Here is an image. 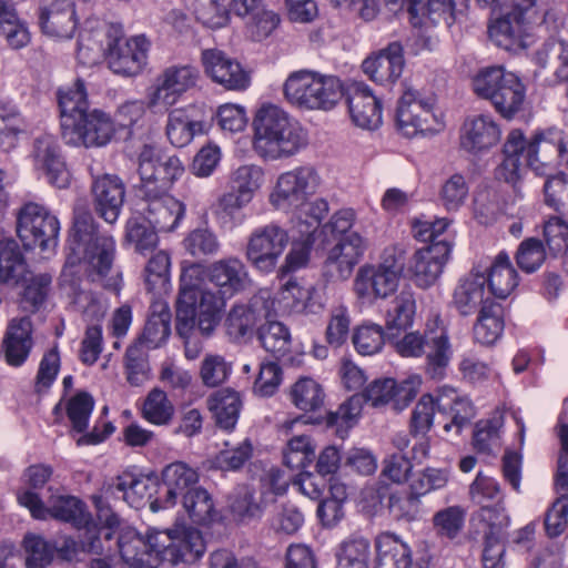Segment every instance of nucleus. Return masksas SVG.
Here are the masks:
<instances>
[{
    "label": "nucleus",
    "mask_w": 568,
    "mask_h": 568,
    "mask_svg": "<svg viewBox=\"0 0 568 568\" xmlns=\"http://www.w3.org/2000/svg\"><path fill=\"white\" fill-rule=\"evenodd\" d=\"M67 248L69 253L60 277L61 286L87 321H100L104 315L103 306L92 293L81 288L74 268L84 261L92 282H100L104 288L118 293L122 281L120 273L109 276L115 256V241L99 230L89 211L75 210Z\"/></svg>",
    "instance_id": "obj_1"
},
{
    "label": "nucleus",
    "mask_w": 568,
    "mask_h": 568,
    "mask_svg": "<svg viewBox=\"0 0 568 568\" xmlns=\"http://www.w3.org/2000/svg\"><path fill=\"white\" fill-rule=\"evenodd\" d=\"M138 172V194L144 221L159 232L173 231L185 214V205L168 194L173 182L184 172L180 159L145 144L139 154Z\"/></svg>",
    "instance_id": "obj_2"
},
{
    "label": "nucleus",
    "mask_w": 568,
    "mask_h": 568,
    "mask_svg": "<svg viewBox=\"0 0 568 568\" xmlns=\"http://www.w3.org/2000/svg\"><path fill=\"white\" fill-rule=\"evenodd\" d=\"M60 109L61 136L71 146L103 148L115 134L111 116L102 110L91 109L87 88L81 79L57 92Z\"/></svg>",
    "instance_id": "obj_3"
},
{
    "label": "nucleus",
    "mask_w": 568,
    "mask_h": 568,
    "mask_svg": "<svg viewBox=\"0 0 568 568\" xmlns=\"http://www.w3.org/2000/svg\"><path fill=\"white\" fill-rule=\"evenodd\" d=\"M253 130V150L265 161L288 159L307 143L300 124L273 103H264L256 110Z\"/></svg>",
    "instance_id": "obj_4"
},
{
    "label": "nucleus",
    "mask_w": 568,
    "mask_h": 568,
    "mask_svg": "<svg viewBox=\"0 0 568 568\" xmlns=\"http://www.w3.org/2000/svg\"><path fill=\"white\" fill-rule=\"evenodd\" d=\"M219 291L204 282V267L197 263L183 266L180 276V293L176 302L179 313H191V322L197 325L203 336H211L220 323L226 301Z\"/></svg>",
    "instance_id": "obj_5"
},
{
    "label": "nucleus",
    "mask_w": 568,
    "mask_h": 568,
    "mask_svg": "<svg viewBox=\"0 0 568 568\" xmlns=\"http://www.w3.org/2000/svg\"><path fill=\"white\" fill-rule=\"evenodd\" d=\"M415 396L414 381H405L398 387L393 378L376 379L365 388L363 394L351 396L335 412H328L326 424L327 426L336 427V433L343 437L357 422L364 402H371L373 406H382L393 399L398 402L397 398H403L407 403Z\"/></svg>",
    "instance_id": "obj_6"
},
{
    "label": "nucleus",
    "mask_w": 568,
    "mask_h": 568,
    "mask_svg": "<svg viewBox=\"0 0 568 568\" xmlns=\"http://www.w3.org/2000/svg\"><path fill=\"white\" fill-rule=\"evenodd\" d=\"M511 10L489 26L490 39L505 50L525 47L529 30L546 23L548 0H511Z\"/></svg>",
    "instance_id": "obj_7"
},
{
    "label": "nucleus",
    "mask_w": 568,
    "mask_h": 568,
    "mask_svg": "<svg viewBox=\"0 0 568 568\" xmlns=\"http://www.w3.org/2000/svg\"><path fill=\"white\" fill-rule=\"evenodd\" d=\"M473 88L478 97L490 101L506 119H511L521 110L526 98V88L519 77L503 67H488L479 71L473 80Z\"/></svg>",
    "instance_id": "obj_8"
},
{
    "label": "nucleus",
    "mask_w": 568,
    "mask_h": 568,
    "mask_svg": "<svg viewBox=\"0 0 568 568\" xmlns=\"http://www.w3.org/2000/svg\"><path fill=\"white\" fill-rule=\"evenodd\" d=\"M404 265L403 251L396 247L384 250L378 264L364 265L358 270L354 280L356 295L366 301L389 297L398 288Z\"/></svg>",
    "instance_id": "obj_9"
},
{
    "label": "nucleus",
    "mask_w": 568,
    "mask_h": 568,
    "mask_svg": "<svg viewBox=\"0 0 568 568\" xmlns=\"http://www.w3.org/2000/svg\"><path fill=\"white\" fill-rule=\"evenodd\" d=\"M16 232L27 250L39 247L42 252L54 251L60 223L44 205L30 201L16 213Z\"/></svg>",
    "instance_id": "obj_10"
},
{
    "label": "nucleus",
    "mask_w": 568,
    "mask_h": 568,
    "mask_svg": "<svg viewBox=\"0 0 568 568\" xmlns=\"http://www.w3.org/2000/svg\"><path fill=\"white\" fill-rule=\"evenodd\" d=\"M149 42L144 36L126 39L120 23H109L105 29V60L116 74L135 77L148 62Z\"/></svg>",
    "instance_id": "obj_11"
},
{
    "label": "nucleus",
    "mask_w": 568,
    "mask_h": 568,
    "mask_svg": "<svg viewBox=\"0 0 568 568\" xmlns=\"http://www.w3.org/2000/svg\"><path fill=\"white\" fill-rule=\"evenodd\" d=\"M321 176L312 165H301L278 175L268 196L270 203L280 211L298 212L316 193Z\"/></svg>",
    "instance_id": "obj_12"
},
{
    "label": "nucleus",
    "mask_w": 568,
    "mask_h": 568,
    "mask_svg": "<svg viewBox=\"0 0 568 568\" xmlns=\"http://www.w3.org/2000/svg\"><path fill=\"white\" fill-rule=\"evenodd\" d=\"M151 547L160 556V565H191L205 552V541L200 530L193 527H178L154 531Z\"/></svg>",
    "instance_id": "obj_13"
},
{
    "label": "nucleus",
    "mask_w": 568,
    "mask_h": 568,
    "mask_svg": "<svg viewBox=\"0 0 568 568\" xmlns=\"http://www.w3.org/2000/svg\"><path fill=\"white\" fill-rule=\"evenodd\" d=\"M18 501L28 508L36 519H54L71 524L78 530L89 525H95L85 504L78 497L71 495L52 494L45 506L37 493L23 490L18 494Z\"/></svg>",
    "instance_id": "obj_14"
},
{
    "label": "nucleus",
    "mask_w": 568,
    "mask_h": 568,
    "mask_svg": "<svg viewBox=\"0 0 568 568\" xmlns=\"http://www.w3.org/2000/svg\"><path fill=\"white\" fill-rule=\"evenodd\" d=\"M435 98L418 90L406 89L398 100L395 120L398 131L406 138L436 131L437 119L434 112Z\"/></svg>",
    "instance_id": "obj_15"
},
{
    "label": "nucleus",
    "mask_w": 568,
    "mask_h": 568,
    "mask_svg": "<svg viewBox=\"0 0 568 568\" xmlns=\"http://www.w3.org/2000/svg\"><path fill=\"white\" fill-rule=\"evenodd\" d=\"M469 496L471 501L480 507L470 520L474 528L508 526L509 518L505 514L504 497L495 478L478 473L469 486Z\"/></svg>",
    "instance_id": "obj_16"
},
{
    "label": "nucleus",
    "mask_w": 568,
    "mask_h": 568,
    "mask_svg": "<svg viewBox=\"0 0 568 568\" xmlns=\"http://www.w3.org/2000/svg\"><path fill=\"white\" fill-rule=\"evenodd\" d=\"M287 244V232L271 223L252 232L246 245L245 256L255 270L268 274L275 270Z\"/></svg>",
    "instance_id": "obj_17"
},
{
    "label": "nucleus",
    "mask_w": 568,
    "mask_h": 568,
    "mask_svg": "<svg viewBox=\"0 0 568 568\" xmlns=\"http://www.w3.org/2000/svg\"><path fill=\"white\" fill-rule=\"evenodd\" d=\"M196 79L197 71L190 65L166 68L148 89V106L168 110L184 92L195 85Z\"/></svg>",
    "instance_id": "obj_18"
},
{
    "label": "nucleus",
    "mask_w": 568,
    "mask_h": 568,
    "mask_svg": "<svg viewBox=\"0 0 568 568\" xmlns=\"http://www.w3.org/2000/svg\"><path fill=\"white\" fill-rule=\"evenodd\" d=\"M565 152L564 133L557 129L537 133L529 141L525 139L523 150L526 166L537 175H549L559 165Z\"/></svg>",
    "instance_id": "obj_19"
},
{
    "label": "nucleus",
    "mask_w": 568,
    "mask_h": 568,
    "mask_svg": "<svg viewBox=\"0 0 568 568\" xmlns=\"http://www.w3.org/2000/svg\"><path fill=\"white\" fill-rule=\"evenodd\" d=\"M275 313L274 300L267 290L254 294L246 304H235L230 310L225 325L233 341H241L251 335L262 320H267Z\"/></svg>",
    "instance_id": "obj_20"
},
{
    "label": "nucleus",
    "mask_w": 568,
    "mask_h": 568,
    "mask_svg": "<svg viewBox=\"0 0 568 568\" xmlns=\"http://www.w3.org/2000/svg\"><path fill=\"white\" fill-rule=\"evenodd\" d=\"M33 168L58 189H67L71 174L67 168L61 146L52 134H41L33 140L30 153Z\"/></svg>",
    "instance_id": "obj_21"
},
{
    "label": "nucleus",
    "mask_w": 568,
    "mask_h": 568,
    "mask_svg": "<svg viewBox=\"0 0 568 568\" xmlns=\"http://www.w3.org/2000/svg\"><path fill=\"white\" fill-rule=\"evenodd\" d=\"M367 240L357 232L344 235L328 252L324 262V275L331 281H345L362 260Z\"/></svg>",
    "instance_id": "obj_22"
},
{
    "label": "nucleus",
    "mask_w": 568,
    "mask_h": 568,
    "mask_svg": "<svg viewBox=\"0 0 568 568\" xmlns=\"http://www.w3.org/2000/svg\"><path fill=\"white\" fill-rule=\"evenodd\" d=\"M367 240L357 232L344 235L328 252L324 262V275L331 281H345L362 260Z\"/></svg>",
    "instance_id": "obj_23"
},
{
    "label": "nucleus",
    "mask_w": 568,
    "mask_h": 568,
    "mask_svg": "<svg viewBox=\"0 0 568 568\" xmlns=\"http://www.w3.org/2000/svg\"><path fill=\"white\" fill-rule=\"evenodd\" d=\"M367 240L357 232L344 235L328 252L324 262V275L331 281H345L362 260Z\"/></svg>",
    "instance_id": "obj_24"
},
{
    "label": "nucleus",
    "mask_w": 568,
    "mask_h": 568,
    "mask_svg": "<svg viewBox=\"0 0 568 568\" xmlns=\"http://www.w3.org/2000/svg\"><path fill=\"white\" fill-rule=\"evenodd\" d=\"M199 473L184 462H174L166 465L162 470V484L165 494L150 504L153 511L172 508L178 499L184 497L191 489L196 487Z\"/></svg>",
    "instance_id": "obj_25"
},
{
    "label": "nucleus",
    "mask_w": 568,
    "mask_h": 568,
    "mask_svg": "<svg viewBox=\"0 0 568 568\" xmlns=\"http://www.w3.org/2000/svg\"><path fill=\"white\" fill-rule=\"evenodd\" d=\"M229 300L244 291L250 283L245 264L235 256L213 262L204 268V280Z\"/></svg>",
    "instance_id": "obj_26"
},
{
    "label": "nucleus",
    "mask_w": 568,
    "mask_h": 568,
    "mask_svg": "<svg viewBox=\"0 0 568 568\" xmlns=\"http://www.w3.org/2000/svg\"><path fill=\"white\" fill-rule=\"evenodd\" d=\"M450 250L448 241H440L415 252L408 270L418 287L427 288L436 283L448 261Z\"/></svg>",
    "instance_id": "obj_27"
},
{
    "label": "nucleus",
    "mask_w": 568,
    "mask_h": 568,
    "mask_svg": "<svg viewBox=\"0 0 568 568\" xmlns=\"http://www.w3.org/2000/svg\"><path fill=\"white\" fill-rule=\"evenodd\" d=\"M33 323L29 316L9 321L0 346V354L11 367H21L29 358L33 346Z\"/></svg>",
    "instance_id": "obj_28"
},
{
    "label": "nucleus",
    "mask_w": 568,
    "mask_h": 568,
    "mask_svg": "<svg viewBox=\"0 0 568 568\" xmlns=\"http://www.w3.org/2000/svg\"><path fill=\"white\" fill-rule=\"evenodd\" d=\"M205 73L227 90L243 91L248 88L251 78L241 63L217 49L202 52Z\"/></svg>",
    "instance_id": "obj_29"
},
{
    "label": "nucleus",
    "mask_w": 568,
    "mask_h": 568,
    "mask_svg": "<svg viewBox=\"0 0 568 568\" xmlns=\"http://www.w3.org/2000/svg\"><path fill=\"white\" fill-rule=\"evenodd\" d=\"M91 194L95 213L106 223H115L125 197L122 180L113 174L97 176L91 184Z\"/></svg>",
    "instance_id": "obj_30"
},
{
    "label": "nucleus",
    "mask_w": 568,
    "mask_h": 568,
    "mask_svg": "<svg viewBox=\"0 0 568 568\" xmlns=\"http://www.w3.org/2000/svg\"><path fill=\"white\" fill-rule=\"evenodd\" d=\"M404 49L398 41L390 42L362 63L363 72L374 82L386 85L396 82L404 70Z\"/></svg>",
    "instance_id": "obj_31"
},
{
    "label": "nucleus",
    "mask_w": 568,
    "mask_h": 568,
    "mask_svg": "<svg viewBox=\"0 0 568 568\" xmlns=\"http://www.w3.org/2000/svg\"><path fill=\"white\" fill-rule=\"evenodd\" d=\"M486 276L478 271H471L462 277L453 292L452 306L460 316L479 313L488 303H496L486 290Z\"/></svg>",
    "instance_id": "obj_32"
},
{
    "label": "nucleus",
    "mask_w": 568,
    "mask_h": 568,
    "mask_svg": "<svg viewBox=\"0 0 568 568\" xmlns=\"http://www.w3.org/2000/svg\"><path fill=\"white\" fill-rule=\"evenodd\" d=\"M500 140V129L495 120L487 114L469 116L465 120L460 144L471 153L489 150Z\"/></svg>",
    "instance_id": "obj_33"
},
{
    "label": "nucleus",
    "mask_w": 568,
    "mask_h": 568,
    "mask_svg": "<svg viewBox=\"0 0 568 568\" xmlns=\"http://www.w3.org/2000/svg\"><path fill=\"white\" fill-rule=\"evenodd\" d=\"M348 111L358 128L377 129L382 124L381 100L365 83H355L348 97Z\"/></svg>",
    "instance_id": "obj_34"
},
{
    "label": "nucleus",
    "mask_w": 568,
    "mask_h": 568,
    "mask_svg": "<svg viewBox=\"0 0 568 568\" xmlns=\"http://www.w3.org/2000/svg\"><path fill=\"white\" fill-rule=\"evenodd\" d=\"M195 105L174 109L169 113L166 135L171 144L176 148L187 145L195 135L204 131V121L199 116Z\"/></svg>",
    "instance_id": "obj_35"
},
{
    "label": "nucleus",
    "mask_w": 568,
    "mask_h": 568,
    "mask_svg": "<svg viewBox=\"0 0 568 568\" xmlns=\"http://www.w3.org/2000/svg\"><path fill=\"white\" fill-rule=\"evenodd\" d=\"M39 23L44 33L70 39L77 28L73 3L70 0H55L41 8Z\"/></svg>",
    "instance_id": "obj_36"
},
{
    "label": "nucleus",
    "mask_w": 568,
    "mask_h": 568,
    "mask_svg": "<svg viewBox=\"0 0 568 568\" xmlns=\"http://www.w3.org/2000/svg\"><path fill=\"white\" fill-rule=\"evenodd\" d=\"M437 410L450 417V422L444 424L446 433L455 428L456 435L460 433L475 412L470 400L457 394V390L450 386H442L436 390Z\"/></svg>",
    "instance_id": "obj_37"
},
{
    "label": "nucleus",
    "mask_w": 568,
    "mask_h": 568,
    "mask_svg": "<svg viewBox=\"0 0 568 568\" xmlns=\"http://www.w3.org/2000/svg\"><path fill=\"white\" fill-rule=\"evenodd\" d=\"M425 374L432 379H443L453 357V348L446 332H429L425 345Z\"/></svg>",
    "instance_id": "obj_38"
},
{
    "label": "nucleus",
    "mask_w": 568,
    "mask_h": 568,
    "mask_svg": "<svg viewBox=\"0 0 568 568\" xmlns=\"http://www.w3.org/2000/svg\"><path fill=\"white\" fill-rule=\"evenodd\" d=\"M525 148V136L521 131L513 130L509 132L504 144V160L496 170L499 180L516 184L526 166L523 150Z\"/></svg>",
    "instance_id": "obj_39"
},
{
    "label": "nucleus",
    "mask_w": 568,
    "mask_h": 568,
    "mask_svg": "<svg viewBox=\"0 0 568 568\" xmlns=\"http://www.w3.org/2000/svg\"><path fill=\"white\" fill-rule=\"evenodd\" d=\"M540 69L554 68V75L547 79L548 85L568 82V42L564 40L546 42L534 57Z\"/></svg>",
    "instance_id": "obj_40"
},
{
    "label": "nucleus",
    "mask_w": 568,
    "mask_h": 568,
    "mask_svg": "<svg viewBox=\"0 0 568 568\" xmlns=\"http://www.w3.org/2000/svg\"><path fill=\"white\" fill-rule=\"evenodd\" d=\"M206 405L219 427L226 430L235 427L242 408L237 392L230 388L216 390L207 397Z\"/></svg>",
    "instance_id": "obj_41"
},
{
    "label": "nucleus",
    "mask_w": 568,
    "mask_h": 568,
    "mask_svg": "<svg viewBox=\"0 0 568 568\" xmlns=\"http://www.w3.org/2000/svg\"><path fill=\"white\" fill-rule=\"evenodd\" d=\"M154 531L146 538L134 536L130 539L119 540V551L122 559L134 568H158L160 566V556L151 547Z\"/></svg>",
    "instance_id": "obj_42"
},
{
    "label": "nucleus",
    "mask_w": 568,
    "mask_h": 568,
    "mask_svg": "<svg viewBox=\"0 0 568 568\" xmlns=\"http://www.w3.org/2000/svg\"><path fill=\"white\" fill-rule=\"evenodd\" d=\"M105 493L121 497L130 506L139 508L149 496V479L124 471L108 484Z\"/></svg>",
    "instance_id": "obj_43"
},
{
    "label": "nucleus",
    "mask_w": 568,
    "mask_h": 568,
    "mask_svg": "<svg viewBox=\"0 0 568 568\" xmlns=\"http://www.w3.org/2000/svg\"><path fill=\"white\" fill-rule=\"evenodd\" d=\"M318 73L306 69L292 72L283 84L285 99L293 105L310 110Z\"/></svg>",
    "instance_id": "obj_44"
},
{
    "label": "nucleus",
    "mask_w": 568,
    "mask_h": 568,
    "mask_svg": "<svg viewBox=\"0 0 568 568\" xmlns=\"http://www.w3.org/2000/svg\"><path fill=\"white\" fill-rule=\"evenodd\" d=\"M504 310L499 303H488L480 308L474 325V338L483 345H493L504 332Z\"/></svg>",
    "instance_id": "obj_45"
},
{
    "label": "nucleus",
    "mask_w": 568,
    "mask_h": 568,
    "mask_svg": "<svg viewBox=\"0 0 568 568\" xmlns=\"http://www.w3.org/2000/svg\"><path fill=\"white\" fill-rule=\"evenodd\" d=\"M29 274L27 262L13 239L0 241V282L18 284Z\"/></svg>",
    "instance_id": "obj_46"
},
{
    "label": "nucleus",
    "mask_w": 568,
    "mask_h": 568,
    "mask_svg": "<svg viewBox=\"0 0 568 568\" xmlns=\"http://www.w3.org/2000/svg\"><path fill=\"white\" fill-rule=\"evenodd\" d=\"M489 293L497 298H506L517 286V272L509 261V256L500 252L489 267L486 277Z\"/></svg>",
    "instance_id": "obj_47"
},
{
    "label": "nucleus",
    "mask_w": 568,
    "mask_h": 568,
    "mask_svg": "<svg viewBox=\"0 0 568 568\" xmlns=\"http://www.w3.org/2000/svg\"><path fill=\"white\" fill-rule=\"evenodd\" d=\"M257 328L261 346L275 358L280 359L291 351L292 336L290 328L278 321L265 320Z\"/></svg>",
    "instance_id": "obj_48"
},
{
    "label": "nucleus",
    "mask_w": 568,
    "mask_h": 568,
    "mask_svg": "<svg viewBox=\"0 0 568 568\" xmlns=\"http://www.w3.org/2000/svg\"><path fill=\"white\" fill-rule=\"evenodd\" d=\"M248 203L230 191L221 194L214 203L211 204V213L220 229L232 231L243 223L244 215L242 210Z\"/></svg>",
    "instance_id": "obj_49"
},
{
    "label": "nucleus",
    "mask_w": 568,
    "mask_h": 568,
    "mask_svg": "<svg viewBox=\"0 0 568 568\" xmlns=\"http://www.w3.org/2000/svg\"><path fill=\"white\" fill-rule=\"evenodd\" d=\"M79 531V540L71 537H64L62 542L53 544L55 552H58L63 559L72 560L80 552L100 554L102 551L100 529L97 525L82 527Z\"/></svg>",
    "instance_id": "obj_50"
},
{
    "label": "nucleus",
    "mask_w": 568,
    "mask_h": 568,
    "mask_svg": "<svg viewBox=\"0 0 568 568\" xmlns=\"http://www.w3.org/2000/svg\"><path fill=\"white\" fill-rule=\"evenodd\" d=\"M264 170L256 164H244L230 175V192L250 203L264 183Z\"/></svg>",
    "instance_id": "obj_51"
},
{
    "label": "nucleus",
    "mask_w": 568,
    "mask_h": 568,
    "mask_svg": "<svg viewBox=\"0 0 568 568\" xmlns=\"http://www.w3.org/2000/svg\"><path fill=\"white\" fill-rule=\"evenodd\" d=\"M141 413L152 425L169 426L173 422L175 407L163 389L154 387L144 398Z\"/></svg>",
    "instance_id": "obj_52"
},
{
    "label": "nucleus",
    "mask_w": 568,
    "mask_h": 568,
    "mask_svg": "<svg viewBox=\"0 0 568 568\" xmlns=\"http://www.w3.org/2000/svg\"><path fill=\"white\" fill-rule=\"evenodd\" d=\"M51 281V276L47 273L32 274L30 271L20 280L24 283L20 297V306L24 312L36 313L43 305Z\"/></svg>",
    "instance_id": "obj_53"
},
{
    "label": "nucleus",
    "mask_w": 568,
    "mask_h": 568,
    "mask_svg": "<svg viewBox=\"0 0 568 568\" xmlns=\"http://www.w3.org/2000/svg\"><path fill=\"white\" fill-rule=\"evenodd\" d=\"M27 130V122L20 111L11 104L0 102V145L7 152L13 150L19 136Z\"/></svg>",
    "instance_id": "obj_54"
},
{
    "label": "nucleus",
    "mask_w": 568,
    "mask_h": 568,
    "mask_svg": "<svg viewBox=\"0 0 568 568\" xmlns=\"http://www.w3.org/2000/svg\"><path fill=\"white\" fill-rule=\"evenodd\" d=\"M415 313L416 300L413 291L409 288L402 290L386 312L385 326L387 331L406 329L413 324Z\"/></svg>",
    "instance_id": "obj_55"
},
{
    "label": "nucleus",
    "mask_w": 568,
    "mask_h": 568,
    "mask_svg": "<svg viewBox=\"0 0 568 568\" xmlns=\"http://www.w3.org/2000/svg\"><path fill=\"white\" fill-rule=\"evenodd\" d=\"M182 505L191 520L199 525H207L217 516L212 496L202 487H195L184 495Z\"/></svg>",
    "instance_id": "obj_56"
},
{
    "label": "nucleus",
    "mask_w": 568,
    "mask_h": 568,
    "mask_svg": "<svg viewBox=\"0 0 568 568\" xmlns=\"http://www.w3.org/2000/svg\"><path fill=\"white\" fill-rule=\"evenodd\" d=\"M371 545L368 539L352 535L338 548L337 568H368Z\"/></svg>",
    "instance_id": "obj_57"
},
{
    "label": "nucleus",
    "mask_w": 568,
    "mask_h": 568,
    "mask_svg": "<svg viewBox=\"0 0 568 568\" xmlns=\"http://www.w3.org/2000/svg\"><path fill=\"white\" fill-rule=\"evenodd\" d=\"M171 313L162 308L158 313H152L144 326L142 334L134 343H139L145 349H155L161 347L171 334Z\"/></svg>",
    "instance_id": "obj_58"
},
{
    "label": "nucleus",
    "mask_w": 568,
    "mask_h": 568,
    "mask_svg": "<svg viewBox=\"0 0 568 568\" xmlns=\"http://www.w3.org/2000/svg\"><path fill=\"white\" fill-rule=\"evenodd\" d=\"M412 549L406 542L390 537L379 542L375 568H412Z\"/></svg>",
    "instance_id": "obj_59"
},
{
    "label": "nucleus",
    "mask_w": 568,
    "mask_h": 568,
    "mask_svg": "<svg viewBox=\"0 0 568 568\" xmlns=\"http://www.w3.org/2000/svg\"><path fill=\"white\" fill-rule=\"evenodd\" d=\"M291 398L300 410L316 412L324 405L325 393L316 381L304 377L292 386Z\"/></svg>",
    "instance_id": "obj_60"
},
{
    "label": "nucleus",
    "mask_w": 568,
    "mask_h": 568,
    "mask_svg": "<svg viewBox=\"0 0 568 568\" xmlns=\"http://www.w3.org/2000/svg\"><path fill=\"white\" fill-rule=\"evenodd\" d=\"M268 503L271 499H264L262 495L257 500L248 487H240L230 501V510L237 520L248 521L260 518Z\"/></svg>",
    "instance_id": "obj_61"
},
{
    "label": "nucleus",
    "mask_w": 568,
    "mask_h": 568,
    "mask_svg": "<svg viewBox=\"0 0 568 568\" xmlns=\"http://www.w3.org/2000/svg\"><path fill=\"white\" fill-rule=\"evenodd\" d=\"M310 110H332L343 97V85L335 75L318 73Z\"/></svg>",
    "instance_id": "obj_62"
},
{
    "label": "nucleus",
    "mask_w": 568,
    "mask_h": 568,
    "mask_svg": "<svg viewBox=\"0 0 568 568\" xmlns=\"http://www.w3.org/2000/svg\"><path fill=\"white\" fill-rule=\"evenodd\" d=\"M465 518L466 510L459 505H454L436 511L432 524L438 537L453 540L462 532Z\"/></svg>",
    "instance_id": "obj_63"
},
{
    "label": "nucleus",
    "mask_w": 568,
    "mask_h": 568,
    "mask_svg": "<svg viewBox=\"0 0 568 568\" xmlns=\"http://www.w3.org/2000/svg\"><path fill=\"white\" fill-rule=\"evenodd\" d=\"M247 36L253 41H263L268 38L280 24V17L266 4L262 6L244 19Z\"/></svg>",
    "instance_id": "obj_64"
}]
</instances>
